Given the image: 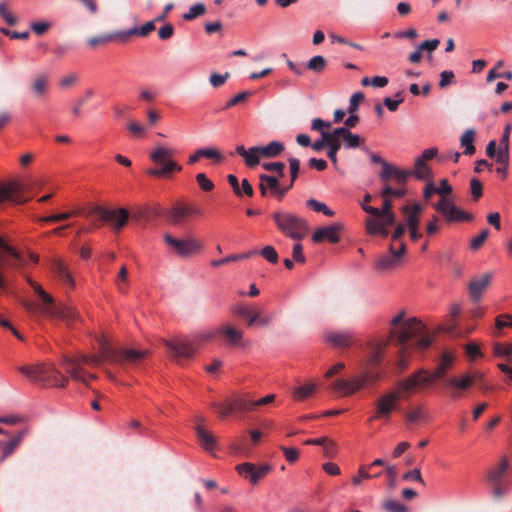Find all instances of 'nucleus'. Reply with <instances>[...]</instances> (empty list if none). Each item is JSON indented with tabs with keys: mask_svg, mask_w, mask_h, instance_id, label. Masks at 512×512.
Here are the masks:
<instances>
[{
	"mask_svg": "<svg viewBox=\"0 0 512 512\" xmlns=\"http://www.w3.org/2000/svg\"><path fill=\"white\" fill-rule=\"evenodd\" d=\"M97 354L80 355L76 358L66 357L63 361V368L73 381H81L88 384L98 379L94 373L84 369L85 365H100L103 363L119 364L122 366H139L149 357L147 349H135L114 347L104 335L96 338Z\"/></svg>",
	"mask_w": 512,
	"mask_h": 512,
	"instance_id": "f257e3e1",
	"label": "nucleus"
},
{
	"mask_svg": "<svg viewBox=\"0 0 512 512\" xmlns=\"http://www.w3.org/2000/svg\"><path fill=\"white\" fill-rule=\"evenodd\" d=\"M393 329L391 330V337L399 345L398 352L400 353L396 366L398 371H402L407 367V359L404 355V350L407 347L409 340H414L415 346L424 350L427 349L432 342V338L426 329L425 325L417 318L411 317L405 319V312L400 311L390 321Z\"/></svg>",
	"mask_w": 512,
	"mask_h": 512,
	"instance_id": "f03ea898",
	"label": "nucleus"
},
{
	"mask_svg": "<svg viewBox=\"0 0 512 512\" xmlns=\"http://www.w3.org/2000/svg\"><path fill=\"white\" fill-rule=\"evenodd\" d=\"M191 335V337L164 341L167 354L173 361L181 362L193 357L198 346L218 337V328L197 331Z\"/></svg>",
	"mask_w": 512,
	"mask_h": 512,
	"instance_id": "7ed1b4c3",
	"label": "nucleus"
},
{
	"mask_svg": "<svg viewBox=\"0 0 512 512\" xmlns=\"http://www.w3.org/2000/svg\"><path fill=\"white\" fill-rule=\"evenodd\" d=\"M383 359L384 346L380 343L372 345L361 363V379L355 382L336 380L333 384H365L368 381L378 380L384 372Z\"/></svg>",
	"mask_w": 512,
	"mask_h": 512,
	"instance_id": "20e7f679",
	"label": "nucleus"
},
{
	"mask_svg": "<svg viewBox=\"0 0 512 512\" xmlns=\"http://www.w3.org/2000/svg\"><path fill=\"white\" fill-rule=\"evenodd\" d=\"M510 463L507 457H503L498 464L491 467L486 475V481L490 487L494 500L500 501L510 494L512 480L508 477Z\"/></svg>",
	"mask_w": 512,
	"mask_h": 512,
	"instance_id": "39448f33",
	"label": "nucleus"
},
{
	"mask_svg": "<svg viewBox=\"0 0 512 512\" xmlns=\"http://www.w3.org/2000/svg\"><path fill=\"white\" fill-rule=\"evenodd\" d=\"M272 218L280 232L293 240H301L309 232L307 220L291 212L276 211Z\"/></svg>",
	"mask_w": 512,
	"mask_h": 512,
	"instance_id": "423d86ee",
	"label": "nucleus"
},
{
	"mask_svg": "<svg viewBox=\"0 0 512 512\" xmlns=\"http://www.w3.org/2000/svg\"><path fill=\"white\" fill-rule=\"evenodd\" d=\"M414 386H395L376 401V415L374 418H389L394 410L399 409V401L406 400L414 393Z\"/></svg>",
	"mask_w": 512,
	"mask_h": 512,
	"instance_id": "0eeeda50",
	"label": "nucleus"
},
{
	"mask_svg": "<svg viewBox=\"0 0 512 512\" xmlns=\"http://www.w3.org/2000/svg\"><path fill=\"white\" fill-rule=\"evenodd\" d=\"M173 150L158 146L150 154L151 161L158 165V168H151L147 171L148 175L153 177H169L172 172H180L182 166L179 165L173 158Z\"/></svg>",
	"mask_w": 512,
	"mask_h": 512,
	"instance_id": "6e6552de",
	"label": "nucleus"
},
{
	"mask_svg": "<svg viewBox=\"0 0 512 512\" xmlns=\"http://www.w3.org/2000/svg\"><path fill=\"white\" fill-rule=\"evenodd\" d=\"M20 372L29 381L34 382H49L50 384H63L65 379L62 374L56 371L53 367L43 365H28L22 366Z\"/></svg>",
	"mask_w": 512,
	"mask_h": 512,
	"instance_id": "1a4fd4ad",
	"label": "nucleus"
},
{
	"mask_svg": "<svg viewBox=\"0 0 512 512\" xmlns=\"http://www.w3.org/2000/svg\"><path fill=\"white\" fill-rule=\"evenodd\" d=\"M453 363V357L450 354H443L439 364L433 371L420 370L406 382L399 384H431L433 381L440 379Z\"/></svg>",
	"mask_w": 512,
	"mask_h": 512,
	"instance_id": "9d476101",
	"label": "nucleus"
},
{
	"mask_svg": "<svg viewBox=\"0 0 512 512\" xmlns=\"http://www.w3.org/2000/svg\"><path fill=\"white\" fill-rule=\"evenodd\" d=\"M434 207L447 223L470 222L474 219L471 213L460 209L447 198H441Z\"/></svg>",
	"mask_w": 512,
	"mask_h": 512,
	"instance_id": "9b49d317",
	"label": "nucleus"
},
{
	"mask_svg": "<svg viewBox=\"0 0 512 512\" xmlns=\"http://www.w3.org/2000/svg\"><path fill=\"white\" fill-rule=\"evenodd\" d=\"M216 409L223 417L228 416L235 411H253L254 400L246 394H233L223 403L217 404Z\"/></svg>",
	"mask_w": 512,
	"mask_h": 512,
	"instance_id": "f8f14e48",
	"label": "nucleus"
},
{
	"mask_svg": "<svg viewBox=\"0 0 512 512\" xmlns=\"http://www.w3.org/2000/svg\"><path fill=\"white\" fill-rule=\"evenodd\" d=\"M164 241L180 257H189L202 250V245L193 238L178 239L165 234Z\"/></svg>",
	"mask_w": 512,
	"mask_h": 512,
	"instance_id": "ddd939ff",
	"label": "nucleus"
},
{
	"mask_svg": "<svg viewBox=\"0 0 512 512\" xmlns=\"http://www.w3.org/2000/svg\"><path fill=\"white\" fill-rule=\"evenodd\" d=\"M405 251L406 245L404 242H400L398 248H395L393 243L390 244V254L381 256L375 264V269L380 272L393 270L398 266L399 259L404 255Z\"/></svg>",
	"mask_w": 512,
	"mask_h": 512,
	"instance_id": "4468645a",
	"label": "nucleus"
},
{
	"mask_svg": "<svg viewBox=\"0 0 512 512\" xmlns=\"http://www.w3.org/2000/svg\"><path fill=\"white\" fill-rule=\"evenodd\" d=\"M96 213L100 219L110 223L117 230L123 228L129 219V212L126 208L108 209L97 207Z\"/></svg>",
	"mask_w": 512,
	"mask_h": 512,
	"instance_id": "2eb2a0df",
	"label": "nucleus"
},
{
	"mask_svg": "<svg viewBox=\"0 0 512 512\" xmlns=\"http://www.w3.org/2000/svg\"><path fill=\"white\" fill-rule=\"evenodd\" d=\"M396 222L395 214L389 213L374 218H368L366 221L367 232L371 235H381L387 237L389 235L388 226L394 225Z\"/></svg>",
	"mask_w": 512,
	"mask_h": 512,
	"instance_id": "dca6fc26",
	"label": "nucleus"
},
{
	"mask_svg": "<svg viewBox=\"0 0 512 512\" xmlns=\"http://www.w3.org/2000/svg\"><path fill=\"white\" fill-rule=\"evenodd\" d=\"M26 185L19 182H10L0 187V203L8 201L13 204H22L27 201L24 192Z\"/></svg>",
	"mask_w": 512,
	"mask_h": 512,
	"instance_id": "f3484780",
	"label": "nucleus"
},
{
	"mask_svg": "<svg viewBox=\"0 0 512 512\" xmlns=\"http://www.w3.org/2000/svg\"><path fill=\"white\" fill-rule=\"evenodd\" d=\"M236 470L241 477L249 480L252 484H256L271 470V466L266 464L257 467L252 463L245 462L237 465Z\"/></svg>",
	"mask_w": 512,
	"mask_h": 512,
	"instance_id": "a211bd4d",
	"label": "nucleus"
},
{
	"mask_svg": "<svg viewBox=\"0 0 512 512\" xmlns=\"http://www.w3.org/2000/svg\"><path fill=\"white\" fill-rule=\"evenodd\" d=\"M324 340L335 348H348L354 342V333L352 331H327L324 334Z\"/></svg>",
	"mask_w": 512,
	"mask_h": 512,
	"instance_id": "6ab92c4d",
	"label": "nucleus"
},
{
	"mask_svg": "<svg viewBox=\"0 0 512 512\" xmlns=\"http://www.w3.org/2000/svg\"><path fill=\"white\" fill-rule=\"evenodd\" d=\"M411 176H413V172L411 170L399 169L392 164H385V170H381L379 174L382 182H386L388 179L393 178L399 185H405Z\"/></svg>",
	"mask_w": 512,
	"mask_h": 512,
	"instance_id": "aec40b11",
	"label": "nucleus"
},
{
	"mask_svg": "<svg viewBox=\"0 0 512 512\" xmlns=\"http://www.w3.org/2000/svg\"><path fill=\"white\" fill-rule=\"evenodd\" d=\"M341 228L342 227L340 224H333L330 226L318 228L312 235V241L315 243H319L324 240H327L331 243H338L340 241L339 233L341 231Z\"/></svg>",
	"mask_w": 512,
	"mask_h": 512,
	"instance_id": "412c9836",
	"label": "nucleus"
},
{
	"mask_svg": "<svg viewBox=\"0 0 512 512\" xmlns=\"http://www.w3.org/2000/svg\"><path fill=\"white\" fill-rule=\"evenodd\" d=\"M198 213H200V210L196 207L178 204L169 211L168 219L173 224L179 225L187 216Z\"/></svg>",
	"mask_w": 512,
	"mask_h": 512,
	"instance_id": "4be33fe9",
	"label": "nucleus"
},
{
	"mask_svg": "<svg viewBox=\"0 0 512 512\" xmlns=\"http://www.w3.org/2000/svg\"><path fill=\"white\" fill-rule=\"evenodd\" d=\"M491 280V274L487 273L480 278L473 279L468 285L470 296L474 302H478L482 296V293L488 287Z\"/></svg>",
	"mask_w": 512,
	"mask_h": 512,
	"instance_id": "5701e85b",
	"label": "nucleus"
},
{
	"mask_svg": "<svg viewBox=\"0 0 512 512\" xmlns=\"http://www.w3.org/2000/svg\"><path fill=\"white\" fill-rule=\"evenodd\" d=\"M218 337L223 338L227 344L236 346L241 343L243 332L230 324H226L218 328Z\"/></svg>",
	"mask_w": 512,
	"mask_h": 512,
	"instance_id": "b1692460",
	"label": "nucleus"
},
{
	"mask_svg": "<svg viewBox=\"0 0 512 512\" xmlns=\"http://www.w3.org/2000/svg\"><path fill=\"white\" fill-rule=\"evenodd\" d=\"M201 446L208 452H212L217 444L216 438L200 424L195 428Z\"/></svg>",
	"mask_w": 512,
	"mask_h": 512,
	"instance_id": "393cba45",
	"label": "nucleus"
},
{
	"mask_svg": "<svg viewBox=\"0 0 512 512\" xmlns=\"http://www.w3.org/2000/svg\"><path fill=\"white\" fill-rule=\"evenodd\" d=\"M476 137V131L474 129H467L460 138V144L464 148V154L471 156L475 153L476 148L474 141Z\"/></svg>",
	"mask_w": 512,
	"mask_h": 512,
	"instance_id": "a878e982",
	"label": "nucleus"
},
{
	"mask_svg": "<svg viewBox=\"0 0 512 512\" xmlns=\"http://www.w3.org/2000/svg\"><path fill=\"white\" fill-rule=\"evenodd\" d=\"M28 434V429H23L17 433V435L5 443L3 447V455H2V461H4L8 456H10L16 447L20 444L22 439Z\"/></svg>",
	"mask_w": 512,
	"mask_h": 512,
	"instance_id": "bb28decb",
	"label": "nucleus"
},
{
	"mask_svg": "<svg viewBox=\"0 0 512 512\" xmlns=\"http://www.w3.org/2000/svg\"><path fill=\"white\" fill-rule=\"evenodd\" d=\"M260 153L264 158H274L279 156L284 151V144L279 141H272L265 146H259Z\"/></svg>",
	"mask_w": 512,
	"mask_h": 512,
	"instance_id": "cd10ccee",
	"label": "nucleus"
},
{
	"mask_svg": "<svg viewBox=\"0 0 512 512\" xmlns=\"http://www.w3.org/2000/svg\"><path fill=\"white\" fill-rule=\"evenodd\" d=\"M361 207L366 213L373 216V218L392 213V202L390 199H384L381 209L365 204H361Z\"/></svg>",
	"mask_w": 512,
	"mask_h": 512,
	"instance_id": "c85d7f7f",
	"label": "nucleus"
},
{
	"mask_svg": "<svg viewBox=\"0 0 512 512\" xmlns=\"http://www.w3.org/2000/svg\"><path fill=\"white\" fill-rule=\"evenodd\" d=\"M413 175L418 180H426L430 178L431 176V170L429 166L426 164V161L421 159L420 157H417L415 160V170L412 171Z\"/></svg>",
	"mask_w": 512,
	"mask_h": 512,
	"instance_id": "c756f323",
	"label": "nucleus"
},
{
	"mask_svg": "<svg viewBox=\"0 0 512 512\" xmlns=\"http://www.w3.org/2000/svg\"><path fill=\"white\" fill-rule=\"evenodd\" d=\"M306 67L314 73L320 74L326 69L327 60L321 55H316L306 63Z\"/></svg>",
	"mask_w": 512,
	"mask_h": 512,
	"instance_id": "7c9ffc66",
	"label": "nucleus"
},
{
	"mask_svg": "<svg viewBox=\"0 0 512 512\" xmlns=\"http://www.w3.org/2000/svg\"><path fill=\"white\" fill-rule=\"evenodd\" d=\"M54 270H55V273L57 274V276L59 277V279L65 285H68L70 287L74 286L73 278H72L70 272L68 271L67 267L63 263L57 262L54 266Z\"/></svg>",
	"mask_w": 512,
	"mask_h": 512,
	"instance_id": "2f4dec72",
	"label": "nucleus"
},
{
	"mask_svg": "<svg viewBox=\"0 0 512 512\" xmlns=\"http://www.w3.org/2000/svg\"><path fill=\"white\" fill-rule=\"evenodd\" d=\"M48 78L45 75H39L34 80L31 89L35 96L42 97L47 90Z\"/></svg>",
	"mask_w": 512,
	"mask_h": 512,
	"instance_id": "473e14b6",
	"label": "nucleus"
},
{
	"mask_svg": "<svg viewBox=\"0 0 512 512\" xmlns=\"http://www.w3.org/2000/svg\"><path fill=\"white\" fill-rule=\"evenodd\" d=\"M315 393V386H296L292 392L294 399L298 401L305 400Z\"/></svg>",
	"mask_w": 512,
	"mask_h": 512,
	"instance_id": "72a5a7b5",
	"label": "nucleus"
},
{
	"mask_svg": "<svg viewBox=\"0 0 512 512\" xmlns=\"http://www.w3.org/2000/svg\"><path fill=\"white\" fill-rule=\"evenodd\" d=\"M262 154L260 153V147L254 146L248 149V152L244 158L245 163L248 167H254L259 164Z\"/></svg>",
	"mask_w": 512,
	"mask_h": 512,
	"instance_id": "f704fd0d",
	"label": "nucleus"
},
{
	"mask_svg": "<svg viewBox=\"0 0 512 512\" xmlns=\"http://www.w3.org/2000/svg\"><path fill=\"white\" fill-rule=\"evenodd\" d=\"M198 154L202 155V157L213 160L215 163H221L224 160L222 153L216 148H199Z\"/></svg>",
	"mask_w": 512,
	"mask_h": 512,
	"instance_id": "c9c22d12",
	"label": "nucleus"
},
{
	"mask_svg": "<svg viewBox=\"0 0 512 512\" xmlns=\"http://www.w3.org/2000/svg\"><path fill=\"white\" fill-rule=\"evenodd\" d=\"M206 12V7L202 3H197L192 5L189 10L183 14V19L186 21H191L198 16L203 15Z\"/></svg>",
	"mask_w": 512,
	"mask_h": 512,
	"instance_id": "e433bc0d",
	"label": "nucleus"
},
{
	"mask_svg": "<svg viewBox=\"0 0 512 512\" xmlns=\"http://www.w3.org/2000/svg\"><path fill=\"white\" fill-rule=\"evenodd\" d=\"M343 144L348 149L358 148L361 144V138L358 134H354L350 129H347L343 138Z\"/></svg>",
	"mask_w": 512,
	"mask_h": 512,
	"instance_id": "4c0bfd02",
	"label": "nucleus"
},
{
	"mask_svg": "<svg viewBox=\"0 0 512 512\" xmlns=\"http://www.w3.org/2000/svg\"><path fill=\"white\" fill-rule=\"evenodd\" d=\"M307 207L314 210L315 212H321L326 216H333L334 212L327 207L325 203L319 202L315 199H309L306 201Z\"/></svg>",
	"mask_w": 512,
	"mask_h": 512,
	"instance_id": "58836bf2",
	"label": "nucleus"
},
{
	"mask_svg": "<svg viewBox=\"0 0 512 512\" xmlns=\"http://www.w3.org/2000/svg\"><path fill=\"white\" fill-rule=\"evenodd\" d=\"M259 180L267 186L269 192L271 195L275 194V191L278 189L279 185V178L276 176L268 175V174H261L259 176Z\"/></svg>",
	"mask_w": 512,
	"mask_h": 512,
	"instance_id": "ea45409f",
	"label": "nucleus"
},
{
	"mask_svg": "<svg viewBox=\"0 0 512 512\" xmlns=\"http://www.w3.org/2000/svg\"><path fill=\"white\" fill-rule=\"evenodd\" d=\"M29 283L44 304H46L47 306L53 304V298L47 292H45L38 283L32 280H30Z\"/></svg>",
	"mask_w": 512,
	"mask_h": 512,
	"instance_id": "a19ab883",
	"label": "nucleus"
},
{
	"mask_svg": "<svg viewBox=\"0 0 512 512\" xmlns=\"http://www.w3.org/2000/svg\"><path fill=\"white\" fill-rule=\"evenodd\" d=\"M359 386H332V395L335 397H346L357 392Z\"/></svg>",
	"mask_w": 512,
	"mask_h": 512,
	"instance_id": "79ce46f5",
	"label": "nucleus"
},
{
	"mask_svg": "<svg viewBox=\"0 0 512 512\" xmlns=\"http://www.w3.org/2000/svg\"><path fill=\"white\" fill-rule=\"evenodd\" d=\"M395 97H396V99H392L390 97H386V98H384V101H383V103L386 106V108L389 111H391V112H395L398 109L399 105L401 103H403V101H404V98L402 97V92L401 91L397 92L395 94Z\"/></svg>",
	"mask_w": 512,
	"mask_h": 512,
	"instance_id": "37998d69",
	"label": "nucleus"
},
{
	"mask_svg": "<svg viewBox=\"0 0 512 512\" xmlns=\"http://www.w3.org/2000/svg\"><path fill=\"white\" fill-rule=\"evenodd\" d=\"M261 256L266 259L269 263L276 264L278 262V253L275 248L271 245L265 246L260 251Z\"/></svg>",
	"mask_w": 512,
	"mask_h": 512,
	"instance_id": "c03bdc74",
	"label": "nucleus"
},
{
	"mask_svg": "<svg viewBox=\"0 0 512 512\" xmlns=\"http://www.w3.org/2000/svg\"><path fill=\"white\" fill-rule=\"evenodd\" d=\"M341 148V141H331L327 145V156L334 165H337V153Z\"/></svg>",
	"mask_w": 512,
	"mask_h": 512,
	"instance_id": "a18cd8bd",
	"label": "nucleus"
},
{
	"mask_svg": "<svg viewBox=\"0 0 512 512\" xmlns=\"http://www.w3.org/2000/svg\"><path fill=\"white\" fill-rule=\"evenodd\" d=\"M196 181L200 188L205 192H209L214 189V183L206 176L205 173H198L196 175Z\"/></svg>",
	"mask_w": 512,
	"mask_h": 512,
	"instance_id": "49530a36",
	"label": "nucleus"
},
{
	"mask_svg": "<svg viewBox=\"0 0 512 512\" xmlns=\"http://www.w3.org/2000/svg\"><path fill=\"white\" fill-rule=\"evenodd\" d=\"M488 236H489V230L483 229L479 233V235H477L476 237L471 239L470 248L472 250H478L483 245V243L487 240Z\"/></svg>",
	"mask_w": 512,
	"mask_h": 512,
	"instance_id": "de8ad7c7",
	"label": "nucleus"
},
{
	"mask_svg": "<svg viewBox=\"0 0 512 512\" xmlns=\"http://www.w3.org/2000/svg\"><path fill=\"white\" fill-rule=\"evenodd\" d=\"M364 94L362 92L354 93L349 101L347 112L349 114L356 113L359 109V103L364 100Z\"/></svg>",
	"mask_w": 512,
	"mask_h": 512,
	"instance_id": "09e8293b",
	"label": "nucleus"
},
{
	"mask_svg": "<svg viewBox=\"0 0 512 512\" xmlns=\"http://www.w3.org/2000/svg\"><path fill=\"white\" fill-rule=\"evenodd\" d=\"M114 39H117L116 32L112 34H106L101 36H96L88 39V44L91 47H95L100 44H105L107 42H110Z\"/></svg>",
	"mask_w": 512,
	"mask_h": 512,
	"instance_id": "8fccbe9b",
	"label": "nucleus"
},
{
	"mask_svg": "<svg viewBox=\"0 0 512 512\" xmlns=\"http://www.w3.org/2000/svg\"><path fill=\"white\" fill-rule=\"evenodd\" d=\"M383 507L387 512H407V507L396 500H386Z\"/></svg>",
	"mask_w": 512,
	"mask_h": 512,
	"instance_id": "3c124183",
	"label": "nucleus"
},
{
	"mask_svg": "<svg viewBox=\"0 0 512 512\" xmlns=\"http://www.w3.org/2000/svg\"><path fill=\"white\" fill-rule=\"evenodd\" d=\"M409 423H418L425 418V413L421 407L415 408L406 414Z\"/></svg>",
	"mask_w": 512,
	"mask_h": 512,
	"instance_id": "603ef678",
	"label": "nucleus"
},
{
	"mask_svg": "<svg viewBox=\"0 0 512 512\" xmlns=\"http://www.w3.org/2000/svg\"><path fill=\"white\" fill-rule=\"evenodd\" d=\"M229 76H230V74L228 72H226L224 74L212 73L210 75L209 82L214 88H218V87L222 86L227 81Z\"/></svg>",
	"mask_w": 512,
	"mask_h": 512,
	"instance_id": "864d4df0",
	"label": "nucleus"
},
{
	"mask_svg": "<svg viewBox=\"0 0 512 512\" xmlns=\"http://www.w3.org/2000/svg\"><path fill=\"white\" fill-rule=\"evenodd\" d=\"M289 168H290V176H291V182L294 183L296 179L298 178L299 171H300V160L294 157H290L288 159Z\"/></svg>",
	"mask_w": 512,
	"mask_h": 512,
	"instance_id": "5fc2aeb1",
	"label": "nucleus"
},
{
	"mask_svg": "<svg viewBox=\"0 0 512 512\" xmlns=\"http://www.w3.org/2000/svg\"><path fill=\"white\" fill-rule=\"evenodd\" d=\"M470 190L473 198L478 200L483 194V185L481 181L477 178H472L470 180Z\"/></svg>",
	"mask_w": 512,
	"mask_h": 512,
	"instance_id": "6e6d98bb",
	"label": "nucleus"
},
{
	"mask_svg": "<svg viewBox=\"0 0 512 512\" xmlns=\"http://www.w3.org/2000/svg\"><path fill=\"white\" fill-rule=\"evenodd\" d=\"M262 167L266 171L277 172L279 177H283L284 176L285 164L283 162H267V163H263Z\"/></svg>",
	"mask_w": 512,
	"mask_h": 512,
	"instance_id": "4d7b16f0",
	"label": "nucleus"
},
{
	"mask_svg": "<svg viewBox=\"0 0 512 512\" xmlns=\"http://www.w3.org/2000/svg\"><path fill=\"white\" fill-rule=\"evenodd\" d=\"M50 27V22L43 21L32 22L30 25L31 30L38 36L45 34Z\"/></svg>",
	"mask_w": 512,
	"mask_h": 512,
	"instance_id": "13d9d810",
	"label": "nucleus"
},
{
	"mask_svg": "<svg viewBox=\"0 0 512 512\" xmlns=\"http://www.w3.org/2000/svg\"><path fill=\"white\" fill-rule=\"evenodd\" d=\"M493 159L498 164L509 165V148L499 146Z\"/></svg>",
	"mask_w": 512,
	"mask_h": 512,
	"instance_id": "bf43d9fd",
	"label": "nucleus"
},
{
	"mask_svg": "<svg viewBox=\"0 0 512 512\" xmlns=\"http://www.w3.org/2000/svg\"><path fill=\"white\" fill-rule=\"evenodd\" d=\"M481 379H482V374L480 372H474L470 375H466L460 381L451 380L448 384H463V385L474 384L476 381H480Z\"/></svg>",
	"mask_w": 512,
	"mask_h": 512,
	"instance_id": "052dcab7",
	"label": "nucleus"
},
{
	"mask_svg": "<svg viewBox=\"0 0 512 512\" xmlns=\"http://www.w3.org/2000/svg\"><path fill=\"white\" fill-rule=\"evenodd\" d=\"M455 78V75L453 71L451 70H444L440 74V81H439V87L440 88H446L450 84L453 83V80Z\"/></svg>",
	"mask_w": 512,
	"mask_h": 512,
	"instance_id": "680f3d73",
	"label": "nucleus"
},
{
	"mask_svg": "<svg viewBox=\"0 0 512 512\" xmlns=\"http://www.w3.org/2000/svg\"><path fill=\"white\" fill-rule=\"evenodd\" d=\"M402 478L404 481H415V482L424 484V480L422 478L420 469H418V468L407 471L406 473L403 474Z\"/></svg>",
	"mask_w": 512,
	"mask_h": 512,
	"instance_id": "e2e57ef3",
	"label": "nucleus"
},
{
	"mask_svg": "<svg viewBox=\"0 0 512 512\" xmlns=\"http://www.w3.org/2000/svg\"><path fill=\"white\" fill-rule=\"evenodd\" d=\"M117 39L121 41H126L131 36H140V27H132L130 29L116 32Z\"/></svg>",
	"mask_w": 512,
	"mask_h": 512,
	"instance_id": "0e129e2a",
	"label": "nucleus"
},
{
	"mask_svg": "<svg viewBox=\"0 0 512 512\" xmlns=\"http://www.w3.org/2000/svg\"><path fill=\"white\" fill-rule=\"evenodd\" d=\"M174 27L172 24L167 23L158 30V36L161 40H168L173 36Z\"/></svg>",
	"mask_w": 512,
	"mask_h": 512,
	"instance_id": "69168bd1",
	"label": "nucleus"
},
{
	"mask_svg": "<svg viewBox=\"0 0 512 512\" xmlns=\"http://www.w3.org/2000/svg\"><path fill=\"white\" fill-rule=\"evenodd\" d=\"M466 354L470 360L474 361L481 356V350L477 344L469 343L466 345Z\"/></svg>",
	"mask_w": 512,
	"mask_h": 512,
	"instance_id": "338daca9",
	"label": "nucleus"
},
{
	"mask_svg": "<svg viewBox=\"0 0 512 512\" xmlns=\"http://www.w3.org/2000/svg\"><path fill=\"white\" fill-rule=\"evenodd\" d=\"M496 327L502 329L504 327H512V317L508 314L499 315L496 318Z\"/></svg>",
	"mask_w": 512,
	"mask_h": 512,
	"instance_id": "774afa93",
	"label": "nucleus"
}]
</instances>
